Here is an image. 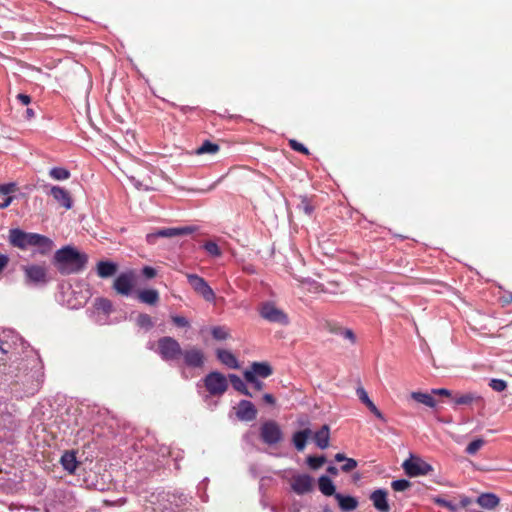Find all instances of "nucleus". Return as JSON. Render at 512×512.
<instances>
[{
  "instance_id": "f257e3e1",
  "label": "nucleus",
  "mask_w": 512,
  "mask_h": 512,
  "mask_svg": "<svg viewBox=\"0 0 512 512\" xmlns=\"http://www.w3.org/2000/svg\"><path fill=\"white\" fill-rule=\"evenodd\" d=\"M87 262V254L79 252L72 246H65L57 250L53 257V264L62 275L81 272Z\"/></svg>"
},
{
  "instance_id": "f03ea898",
  "label": "nucleus",
  "mask_w": 512,
  "mask_h": 512,
  "mask_svg": "<svg viewBox=\"0 0 512 512\" xmlns=\"http://www.w3.org/2000/svg\"><path fill=\"white\" fill-rule=\"evenodd\" d=\"M9 242L12 246L22 250L28 246H36L42 255L49 253L54 246L50 238L37 233H27L18 228L9 231Z\"/></svg>"
},
{
  "instance_id": "7ed1b4c3",
  "label": "nucleus",
  "mask_w": 512,
  "mask_h": 512,
  "mask_svg": "<svg viewBox=\"0 0 512 512\" xmlns=\"http://www.w3.org/2000/svg\"><path fill=\"white\" fill-rule=\"evenodd\" d=\"M180 343L170 336H164L157 341V352L164 361L178 360L182 355Z\"/></svg>"
},
{
  "instance_id": "20e7f679",
  "label": "nucleus",
  "mask_w": 512,
  "mask_h": 512,
  "mask_svg": "<svg viewBox=\"0 0 512 512\" xmlns=\"http://www.w3.org/2000/svg\"><path fill=\"white\" fill-rule=\"evenodd\" d=\"M195 231L196 227L194 226L161 228L155 232L147 234L146 241L148 244L153 245L156 243L158 238H173L177 236L192 234Z\"/></svg>"
},
{
  "instance_id": "39448f33",
  "label": "nucleus",
  "mask_w": 512,
  "mask_h": 512,
  "mask_svg": "<svg viewBox=\"0 0 512 512\" xmlns=\"http://www.w3.org/2000/svg\"><path fill=\"white\" fill-rule=\"evenodd\" d=\"M204 385L212 396H221L228 389L226 377L217 371L210 372L205 376Z\"/></svg>"
},
{
  "instance_id": "423d86ee",
  "label": "nucleus",
  "mask_w": 512,
  "mask_h": 512,
  "mask_svg": "<svg viewBox=\"0 0 512 512\" xmlns=\"http://www.w3.org/2000/svg\"><path fill=\"white\" fill-rule=\"evenodd\" d=\"M260 438L269 446L278 444L283 439V432L280 425L274 420L265 421L260 426Z\"/></svg>"
},
{
  "instance_id": "0eeeda50",
  "label": "nucleus",
  "mask_w": 512,
  "mask_h": 512,
  "mask_svg": "<svg viewBox=\"0 0 512 512\" xmlns=\"http://www.w3.org/2000/svg\"><path fill=\"white\" fill-rule=\"evenodd\" d=\"M259 312L261 317L269 322L281 325H287L289 323L288 315L273 302L263 303Z\"/></svg>"
},
{
  "instance_id": "6e6552de",
  "label": "nucleus",
  "mask_w": 512,
  "mask_h": 512,
  "mask_svg": "<svg viewBox=\"0 0 512 512\" xmlns=\"http://www.w3.org/2000/svg\"><path fill=\"white\" fill-rule=\"evenodd\" d=\"M186 277L193 290L198 295L202 296L204 300L208 302H213L215 300L216 296L213 289L203 277L190 273H187Z\"/></svg>"
},
{
  "instance_id": "1a4fd4ad",
  "label": "nucleus",
  "mask_w": 512,
  "mask_h": 512,
  "mask_svg": "<svg viewBox=\"0 0 512 512\" xmlns=\"http://www.w3.org/2000/svg\"><path fill=\"white\" fill-rule=\"evenodd\" d=\"M402 467L410 477L428 475L433 471V467L430 464L417 457L405 460Z\"/></svg>"
},
{
  "instance_id": "9d476101",
  "label": "nucleus",
  "mask_w": 512,
  "mask_h": 512,
  "mask_svg": "<svg viewBox=\"0 0 512 512\" xmlns=\"http://www.w3.org/2000/svg\"><path fill=\"white\" fill-rule=\"evenodd\" d=\"M184 363L188 367L201 368L204 366L205 355L204 352L198 347H191L183 350L182 355Z\"/></svg>"
},
{
  "instance_id": "9b49d317",
  "label": "nucleus",
  "mask_w": 512,
  "mask_h": 512,
  "mask_svg": "<svg viewBox=\"0 0 512 512\" xmlns=\"http://www.w3.org/2000/svg\"><path fill=\"white\" fill-rule=\"evenodd\" d=\"M238 420L250 422L256 419L257 409L251 401L241 400L234 408Z\"/></svg>"
},
{
  "instance_id": "f8f14e48",
  "label": "nucleus",
  "mask_w": 512,
  "mask_h": 512,
  "mask_svg": "<svg viewBox=\"0 0 512 512\" xmlns=\"http://www.w3.org/2000/svg\"><path fill=\"white\" fill-rule=\"evenodd\" d=\"M134 286V275L132 272L121 273L116 277L113 288L120 295H129Z\"/></svg>"
},
{
  "instance_id": "ddd939ff",
  "label": "nucleus",
  "mask_w": 512,
  "mask_h": 512,
  "mask_svg": "<svg viewBox=\"0 0 512 512\" xmlns=\"http://www.w3.org/2000/svg\"><path fill=\"white\" fill-rule=\"evenodd\" d=\"M24 272L29 282L40 284L47 282V271L44 266L41 265H29L24 267Z\"/></svg>"
},
{
  "instance_id": "4468645a",
  "label": "nucleus",
  "mask_w": 512,
  "mask_h": 512,
  "mask_svg": "<svg viewBox=\"0 0 512 512\" xmlns=\"http://www.w3.org/2000/svg\"><path fill=\"white\" fill-rule=\"evenodd\" d=\"M291 486L294 492L302 495L312 490L313 479L307 474L297 475L293 477Z\"/></svg>"
},
{
  "instance_id": "2eb2a0df",
  "label": "nucleus",
  "mask_w": 512,
  "mask_h": 512,
  "mask_svg": "<svg viewBox=\"0 0 512 512\" xmlns=\"http://www.w3.org/2000/svg\"><path fill=\"white\" fill-rule=\"evenodd\" d=\"M370 500L373 502V506L379 512H389L390 506L387 500V491L383 489H377L370 495Z\"/></svg>"
},
{
  "instance_id": "dca6fc26",
  "label": "nucleus",
  "mask_w": 512,
  "mask_h": 512,
  "mask_svg": "<svg viewBox=\"0 0 512 512\" xmlns=\"http://www.w3.org/2000/svg\"><path fill=\"white\" fill-rule=\"evenodd\" d=\"M50 194L62 207L70 209L72 207V199L67 190L59 186H53Z\"/></svg>"
},
{
  "instance_id": "f3484780",
  "label": "nucleus",
  "mask_w": 512,
  "mask_h": 512,
  "mask_svg": "<svg viewBox=\"0 0 512 512\" xmlns=\"http://www.w3.org/2000/svg\"><path fill=\"white\" fill-rule=\"evenodd\" d=\"M216 357L223 365L227 366L230 369L239 368V363L236 356L229 350L217 349Z\"/></svg>"
},
{
  "instance_id": "a211bd4d",
  "label": "nucleus",
  "mask_w": 512,
  "mask_h": 512,
  "mask_svg": "<svg viewBox=\"0 0 512 512\" xmlns=\"http://www.w3.org/2000/svg\"><path fill=\"white\" fill-rule=\"evenodd\" d=\"M335 499L337 500L340 509L343 512H351L358 507V500L349 495H343L341 493L335 494Z\"/></svg>"
},
{
  "instance_id": "6ab92c4d",
  "label": "nucleus",
  "mask_w": 512,
  "mask_h": 512,
  "mask_svg": "<svg viewBox=\"0 0 512 512\" xmlns=\"http://www.w3.org/2000/svg\"><path fill=\"white\" fill-rule=\"evenodd\" d=\"M313 440L320 449H326L329 446L330 440L329 426L326 424L323 425L317 432L314 433Z\"/></svg>"
},
{
  "instance_id": "aec40b11",
  "label": "nucleus",
  "mask_w": 512,
  "mask_h": 512,
  "mask_svg": "<svg viewBox=\"0 0 512 512\" xmlns=\"http://www.w3.org/2000/svg\"><path fill=\"white\" fill-rule=\"evenodd\" d=\"M476 502L484 509H494L499 505L500 499L493 493H482L478 496Z\"/></svg>"
},
{
  "instance_id": "412c9836",
  "label": "nucleus",
  "mask_w": 512,
  "mask_h": 512,
  "mask_svg": "<svg viewBox=\"0 0 512 512\" xmlns=\"http://www.w3.org/2000/svg\"><path fill=\"white\" fill-rule=\"evenodd\" d=\"M245 372L253 373V376L267 378L272 374V368L267 362H253L250 370Z\"/></svg>"
},
{
  "instance_id": "4be33fe9",
  "label": "nucleus",
  "mask_w": 512,
  "mask_h": 512,
  "mask_svg": "<svg viewBox=\"0 0 512 512\" xmlns=\"http://www.w3.org/2000/svg\"><path fill=\"white\" fill-rule=\"evenodd\" d=\"M60 462L65 470L73 474L78 466L76 454L73 451H65L61 456Z\"/></svg>"
},
{
  "instance_id": "5701e85b",
  "label": "nucleus",
  "mask_w": 512,
  "mask_h": 512,
  "mask_svg": "<svg viewBox=\"0 0 512 512\" xmlns=\"http://www.w3.org/2000/svg\"><path fill=\"white\" fill-rule=\"evenodd\" d=\"M117 271V264L111 261H99L97 263V274L101 278L113 276Z\"/></svg>"
},
{
  "instance_id": "b1692460",
  "label": "nucleus",
  "mask_w": 512,
  "mask_h": 512,
  "mask_svg": "<svg viewBox=\"0 0 512 512\" xmlns=\"http://www.w3.org/2000/svg\"><path fill=\"white\" fill-rule=\"evenodd\" d=\"M312 432L309 428L297 431L293 434V444L298 451H303L306 447L307 439L311 436Z\"/></svg>"
},
{
  "instance_id": "393cba45",
  "label": "nucleus",
  "mask_w": 512,
  "mask_h": 512,
  "mask_svg": "<svg viewBox=\"0 0 512 512\" xmlns=\"http://www.w3.org/2000/svg\"><path fill=\"white\" fill-rule=\"evenodd\" d=\"M140 302L148 305H156L159 301V293L155 289H145L138 292Z\"/></svg>"
},
{
  "instance_id": "a878e982",
  "label": "nucleus",
  "mask_w": 512,
  "mask_h": 512,
  "mask_svg": "<svg viewBox=\"0 0 512 512\" xmlns=\"http://www.w3.org/2000/svg\"><path fill=\"white\" fill-rule=\"evenodd\" d=\"M318 487L321 493L325 496H334L336 493L335 485L333 484L332 480L328 476H321L318 479Z\"/></svg>"
},
{
  "instance_id": "bb28decb",
  "label": "nucleus",
  "mask_w": 512,
  "mask_h": 512,
  "mask_svg": "<svg viewBox=\"0 0 512 512\" xmlns=\"http://www.w3.org/2000/svg\"><path fill=\"white\" fill-rule=\"evenodd\" d=\"M410 396L416 402L424 404L430 408H433L436 406V401L433 398L432 394L415 391V392H412Z\"/></svg>"
},
{
  "instance_id": "cd10ccee",
  "label": "nucleus",
  "mask_w": 512,
  "mask_h": 512,
  "mask_svg": "<svg viewBox=\"0 0 512 512\" xmlns=\"http://www.w3.org/2000/svg\"><path fill=\"white\" fill-rule=\"evenodd\" d=\"M229 380L231 382L232 387L236 391H238V392H240V393H242V394H244V395H246L248 397H253V394L248 390L246 384L244 383V381L238 375L230 374L229 375Z\"/></svg>"
},
{
  "instance_id": "c85d7f7f",
  "label": "nucleus",
  "mask_w": 512,
  "mask_h": 512,
  "mask_svg": "<svg viewBox=\"0 0 512 512\" xmlns=\"http://www.w3.org/2000/svg\"><path fill=\"white\" fill-rule=\"evenodd\" d=\"M453 400L457 405H470L472 403L481 401L482 398L476 393L468 392L462 395L455 396Z\"/></svg>"
},
{
  "instance_id": "c756f323",
  "label": "nucleus",
  "mask_w": 512,
  "mask_h": 512,
  "mask_svg": "<svg viewBox=\"0 0 512 512\" xmlns=\"http://www.w3.org/2000/svg\"><path fill=\"white\" fill-rule=\"evenodd\" d=\"M335 460L337 462L344 461L345 463L341 466V470L343 472H351L357 467V461L353 458H347L343 453H337L335 455Z\"/></svg>"
},
{
  "instance_id": "7c9ffc66",
  "label": "nucleus",
  "mask_w": 512,
  "mask_h": 512,
  "mask_svg": "<svg viewBox=\"0 0 512 512\" xmlns=\"http://www.w3.org/2000/svg\"><path fill=\"white\" fill-rule=\"evenodd\" d=\"M220 150V146L216 143H212L209 140H205L196 150L195 154H216Z\"/></svg>"
},
{
  "instance_id": "2f4dec72",
  "label": "nucleus",
  "mask_w": 512,
  "mask_h": 512,
  "mask_svg": "<svg viewBox=\"0 0 512 512\" xmlns=\"http://www.w3.org/2000/svg\"><path fill=\"white\" fill-rule=\"evenodd\" d=\"M49 175L55 180H66L70 177V172L66 168L54 167L49 171Z\"/></svg>"
},
{
  "instance_id": "473e14b6",
  "label": "nucleus",
  "mask_w": 512,
  "mask_h": 512,
  "mask_svg": "<svg viewBox=\"0 0 512 512\" xmlns=\"http://www.w3.org/2000/svg\"><path fill=\"white\" fill-rule=\"evenodd\" d=\"M211 334L216 340H226L230 337L229 330L224 326H215L211 330Z\"/></svg>"
},
{
  "instance_id": "72a5a7b5",
  "label": "nucleus",
  "mask_w": 512,
  "mask_h": 512,
  "mask_svg": "<svg viewBox=\"0 0 512 512\" xmlns=\"http://www.w3.org/2000/svg\"><path fill=\"white\" fill-rule=\"evenodd\" d=\"M484 444L485 441L483 439L477 438L467 445L465 451L469 455H474L484 446Z\"/></svg>"
},
{
  "instance_id": "f704fd0d",
  "label": "nucleus",
  "mask_w": 512,
  "mask_h": 512,
  "mask_svg": "<svg viewBox=\"0 0 512 512\" xmlns=\"http://www.w3.org/2000/svg\"><path fill=\"white\" fill-rule=\"evenodd\" d=\"M137 325L141 328H145L146 330H149L153 327V321L150 315L146 313H140L137 317Z\"/></svg>"
},
{
  "instance_id": "c9c22d12",
  "label": "nucleus",
  "mask_w": 512,
  "mask_h": 512,
  "mask_svg": "<svg viewBox=\"0 0 512 512\" xmlns=\"http://www.w3.org/2000/svg\"><path fill=\"white\" fill-rule=\"evenodd\" d=\"M326 462L325 456H308L307 463L311 469H319Z\"/></svg>"
},
{
  "instance_id": "e433bc0d",
  "label": "nucleus",
  "mask_w": 512,
  "mask_h": 512,
  "mask_svg": "<svg viewBox=\"0 0 512 512\" xmlns=\"http://www.w3.org/2000/svg\"><path fill=\"white\" fill-rule=\"evenodd\" d=\"M245 380L253 385V388L257 391H260L264 387V383L257 379V377L253 376V373L244 372Z\"/></svg>"
},
{
  "instance_id": "4c0bfd02",
  "label": "nucleus",
  "mask_w": 512,
  "mask_h": 512,
  "mask_svg": "<svg viewBox=\"0 0 512 512\" xmlns=\"http://www.w3.org/2000/svg\"><path fill=\"white\" fill-rule=\"evenodd\" d=\"M411 483L406 479L395 480L391 483V487L396 492H403L410 488Z\"/></svg>"
},
{
  "instance_id": "58836bf2",
  "label": "nucleus",
  "mask_w": 512,
  "mask_h": 512,
  "mask_svg": "<svg viewBox=\"0 0 512 512\" xmlns=\"http://www.w3.org/2000/svg\"><path fill=\"white\" fill-rule=\"evenodd\" d=\"M17 190V184L14 182L0 184V195H3L5 197L11 196L10 194L15 193Z\"/></svg>"
},
{
  "instance_id": "ea45409f",
  "label": "nucleus",
  "mask_w": 512,
  "mask_h": 512,
  "mask_svg": "<svg viewBox=\"0 0 512 512\" xmlns=\"http://www.w3.org/2000/svg\"><path fill=\"white\" fill-rule=\"evenodd\" d=\"M204 248L212 256L218 257L221 255V250L215 242H212V241L206 242L204 244Z\"/></svg>"
},
{
  "instance_id": "a19ab883",
  "label": "nucleus",
  "mask_w": 512,
  "mask_h": 512,
  "mask_svg": "<svg viewBox=\"0 0 512 512\" xmlns=\"http://www.w3.org/2000/svg\"><path fill=\"white\" fill-rule=\"evenodd\" d=\"M489 386L496 392H502L507 388V383L502 379H491Z\"/></svg>"
},
{
  "instance_id": "79ce46f5",
  "label": "nucleus",
  "mask_w": 512,
  "mask_h": 512,
  "mask_svg": "<svg viewBox=\"0 0 512 512\" xmlns=\"http://www.w3.org/2000/svg\"><path fill=\"white\" fill-rule=\"evenodd\" d=\"M289 146L294 151H297V152L302 153L304 155H308L309 154V150L302 143L298 142L295 139L289 140Z\"/></svg>"
},
{
  "instance_id": "37998d69",
  "label": "nucleus",
  "mask_w": 512,
  "mask_h": 512,
  "mask_svg": "<svg viewBox=\"0 0 512 512\" xmlns=\"http://www.w3.org/2000/svg\"><path fill=\"white\" fill-rule=\"evenodd\" d=\"M434 502H435L437 505H439V506H441V507H445V508H447V509H449V510H451V511H453V512L457 510V506H456L455 504H453L452 502H450V501L446 500V499H443V498H436V499L434 500Z\"/></svg>"
},
{
  "instance_id": "c03bdc74",
  "label": "nucleus",
  "mask_w": 512,
  "mask_h": 512,
  "mask_svg": "<svg viewBox=\"0 0 512 512\" xmlns=\"http://www.w3.org/2000/svg\"><path fill=\"white\" fill-rule=\"evenodd\" d=\"M356 394L358 396V398L360 399V401L362 403H364L365 405H367V403L369 402H372L366 392V390L362 387V386H359L357 389H356Z\"/></svg>"
},
{
  "instance_id": "a18cd8bd",
  "label": "nucleus",
  "mask_w": 512,
  "mask_h": 512,
  "mask_svg": "<svg viewBox=\"0 0 512 512\" xmlns=\"http://www.w3.org/2000/svg\"><path fill=\"white\" fill-rule=\"evenodd\" d=\"M171 319H172V322L178 327H188L189 326V321L183 316L175 315V316H172Z\"/></svg>"
},
{
  "instance_id": "49530a36",
  "label": "nucleus",
  "mask_w": 512,
  "mask_h": 512,
  "mask_svg": "<svg viewBox=\"0 0 512 512\" xmlns=\"http://www.w3.org/2000/svg\"><path fill=\"white\" fill-rule=\"evenodd\" d=\"M299 207H300V209H302L304 211V213L306 215H311L314 210V207L312 206L310 201L307 200L306 198L301 201V204L299 205Z\"/></svg>"
},
{
  "instance_id": "de8ad7c7",
  "label": "nucleus",
  "mask_w": 512,
  "mask_h": 512,
  "mask_svg": "<svg viewBox=\"0 0 512 512\" xmlns=\"http://www.w3.org/2000/svg\"><path fill=\"white\" fill-rule=\"evenodd\" d=\"M142 274L144 277L148 278V279H151V278H154L156 276V270L151 267V266H145L143 269H142Z\"/></svg>"
},
{
  "instance_id": "09e8293b",
  "label": "nucleus",
  "mask_w": 512,
  "mask_h": 512,
  "mask_svg": "<svg viewBox=\"0 0 512 512\" xmlns=\"http://www.w3.org/2000/svg\"><path fill=\"white\" fill-rule=\"evenodd\" d=\"M308 285L311 287L309 288L310 291L314 292H323L326 293L327 291L324 289L322 284H319L317 282H308Z\"/></svg>"
},
{
  "instance_id": "8fccbe9b",
  "label": "nucleus",
  "mask_w": 512,
  "mask_h": 512,
  "mask_svg": "<svg viewBox=\"0 0 512 512\" xmlns=\"http://www.w3.org/2000/svg\"><path fill=\"white\" fill-rule=\"evenodd\" d=\"M432 394L445 397H451L452 395L451 391L446 388L432 389Z\"/></svg>"
},
{
  "instance_id": "3c124183",
  "label": "nucleus",
  "mask_w": 512,
  "mask_h": 512,
  "mask_svg": "<svg viewBox=\"0 0 512 512\" xmlns=\"http://www.w3.org/2000/svg\"><path fill=\"white\" fill-rule=\"evenodd\" d=\"M17 99L21 102L22 105H28L31 102V97L26 94H18Z\"/></svg>"
},
{
  "instance_id": "603ef678",
  "label": "nucleus",
  "mask_w": 512,
  "mask_h": 512,
  "mask_svg": "<svg viewBox=\"0 0 512 512\" xmlns=\"http://www.w3.org/2000/svg\"><path fill=\"white\" fill-rule=\"evenodd\" d=\"M9 258L7 255L0 254V273L8 265Z\"/></svg>"
},
{
  "instance_id": "864d4df0",
  "label": "nucleus",
  "mask_w": 512,
  "mask_h": 512,
  "mask_svg": "<svg viewBox=\"0 0 512 512\" xmlns=\"http://www.w3.org/2000/svg\"><path fill=\"white\" fill-rule=\"evenodd\" d=\"M13 196H8V197H5L3 202L0 203V209H6L8 206L11 205L12 201H13Z\"/></svg>"
},
{
  "instance_id": "5fc2aeb1",
  "label": "nucleus",
  "mask_w": 512,
  "mask_h": 512,
  "mask_svg": "<svg viewBox=\"0 0 512 512\" xmlns=\"http://www.w3.org/2000/svg\"><path fill=\"white\" fill-rule=\"evenodd\" d=\"M263 400L265 403L269 404V405H274L276 400L274 398V396L272 394H269V393H266L263 395Z\"/></svg>"
},
{
  "instance_id": "6e6d98bb",
  "label": "nucleus",
  "mask_w": 512,
  "mask_h": 512,
  "mask_svg": "<svg viewBox=\"0 0 512 512\" xmlns=\"http://www.w3.org/2000/svg\"><path fill=\"white\" fill-rule=\"evenodd\" d=\"M343 336L349 340H351L352 342H355V335L353 333L352 330L350 329H345L344 332H343Z\"/></svg>"
},
{
  "instance_id": "4d7b16f0",
  "label": "nucleus",
  "mask_w": 512,
  "mask_h": 512,
  "mask_svg": "<svg viewBox=\"0 0 512 512\" xmlns=\"http://www.w3.org/2000/svg\"><path fill=\"white\" fill-rule=\"evenodd\" d=\"M502 302L504 305H508L512 303V293H507L502 297Z\"/></svg>"
},
{
  "instance_id": "13d9d810",
  "label": "nucleus",
  "mask_w": 512,
  "mask_h": 512,
  "mask_svg": "<svg viewBox=\"0 0 512 512\" xmlns=\"http://www.w3.org/2000/svg\"><path fill=\"white\" fill-rule=\"evenodd\" d=\"M471 504V499L468 497H462L460 500L461 507L465 508Z\"/></svg>"
},
{
  "instance_id": "bf43d9fd",
  "label": "nucleus",
  "mask_w": 512,
  "mask_h": 512,
  "mask_svg": "<svg viewBox=\"0 0 512 512\" xmlns=\"http://www.w3.org/2000/svg\"><path fill=\"white\" fill-rule=\"evenodd\" d=\"M366 406L370 410V412L373 414L376 413V411L378 410V408L376 407V405L373 402L367 403Z\"/></svg>"
},
{
  "instance_id": "052dcab7",
  "label": "nucleus",
  "mask_w": 512,
  "mask_h": 512,
  "mask_svg": "<svg viewBox=\"0 0 512 512\" xmlns=\"http://www.w3.org/2000/svg\"><path fill=\"white\" fill-rule=\"evenodd\" d=\"M327 472L332 474V475H337L338 474V469L334 466H329L327 468Z\"/></svg>"
},
{
  "instance_id": "680f3d73",
  "label": "nucleus",
  "mask_w": 512,
  "mask_h": 512,
  "mask_svg": "<svg viewBox=\"0 0 512 512\" xmlns=\"http://www.w3.org/2000/svg\"><path fill=\"white\" fill-rule=\"evenodd\" d=\"M25 113L27 119H31L32 117H34V111L31 108H27Z\"/></svg>"
},
{
  "instance_id": "e2e57ef3",
  "label": "nucleus",
  "mask_w": 512,
  "mask_h": 512,
  "mask_svg": "<svg viewBox=\"0 0 512 512\" xmlns=\"http://www.w3.org/2000/svg\"><path fill=\"white\" fill-rule=\"evenodd\" d=\"M374 415H375L378 419L385 421L384 415L382 414V412H381L379 409L376 411V413H374Z\"/></svg>"
},
{
  "instance_id": "0e129e2a",
  "label": "nucleus",
  "mask_w": 512,
  "mask_h": 512,
  "mask_svg": "<svg viewBox=\"0 0 512 512\" xmlns=\"http://www.w3.org/2000/svg\"><path fill=\"white\" fill-rule=\"evenodd\" d=\"M102 302H103L105 305H107V306H109V307H110V302H109L108 300L103 299V300H102Z\"/></svg>"
}]
</instances>
